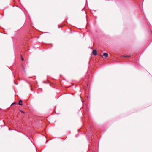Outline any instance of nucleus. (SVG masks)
I'll list each match as a JSON object with an SVG mask.
<instances>
[{
	"instance_id": "nucleus-1",
	"label": "nucleus",
	"mask_w": 152,
	"mask_h": 152,
	"mask_svg": "<svg viewBox=\"0 0 152 152\" xmlns=\"http://www.w3.org/2000/svg\"><path fill=\"white\" fill-rule=\"evenodd\" d=\"M92 53L95 56L97 54V51L96 50H93Z\"/></svg>"
},
{
	"instance_id": "nucleus-2",
	"label": "nucleus",
	"mask_w": 152,
	"mask_h": 152,
	"mask_svg": "<svg viewBox=\"0 0 152 152\" xmlns=\"http://www.w3.org/2000/svg\"><path fill=\"white\" fill-rule=\"evenodd\" d=\"M108 54L107 53H104L103 54V56H105V57H108Z\"/></svg>"
},
{
	"instance_id": "nucleus-3",
	"label": "nucleus",
	"mask_w": 152,
	"mask_h": 152,
	"mask_svg": "<svg viewBox=\"0 0 152 152\" xmlns=\"http://www.w3.org/2000/svg\"><path fill=\"white\" fill-rule=\"evenodd\" d=\"M130 57V56L129 55H122L121 56V57Z\"/></svg>"
},
{
	"instance_id": "nucleus-4",
	"label": "nucleus",
	"mask_w": 152,
	"mask_h": 152,
	"mask_svg": "<svg viewBox=\"0 0 152 152\" xmlns=\"http://www.w3.org/2000/svg\"><path fill=\"white\" fill-rule=\"evenodd\" d=\"M22 101L21 100H20L19 101V105H23V104H22Z\"/></svg>"
},
{
	"instance_id": "nucleus-5",
	"label": "nucleus",
	"mask_w": 152,
	"mask_h": 152,
	"mask_svg": "<svg viewBox=\"0 0 152 152\" xmlns=\"http://www.w3.org/2000/svg\"><path fill=\"white\" fill-rule=\"evenodd\" d=\"M21 59H22V61H23L24 60V59L23 58L22 55H21Z\"/></svg>"
},
{
	"instance_id": "nucleus-6",
	"label": "nucleus",
	"mask_w": 152,
	"mask_h": 152,
	"mask_svg": "<svg viewBox=\"0 0 152 152\" xmlns=\"http://www.w3.org/2000/svg\"><path fill=\"white\" fill-rule=\"evenodd\" d=\"M20 111L22 113H25V112L24 111L20 110Z\"/></svg>"
},
{
	"instance_id": "nucleus-7",
	"label": "nucleus",
	"mask_w": 152,
	"mask_h": 152,
	"mask_svg": "<svg viewBox=\"0 0 152 152\" xmlns=\"http://www.w3.org/2000/svg\"><path fill=\"white\" fill-rule=\"evenodd\" d=\"M23 70L25 72V68L23 67Z\"/></svg>"
},
{
	"instance_id": "nucleus-8",
	"label": "nucleus",
	"mask_w": 152,
	"mask_h": 152,
	"mask_svg": "<svg viewBox=\"0 0 152 152\" xmlns=\"http://www.w3.org/2000/svg\"><path fill=\"white\" fill-rule=\"evenodd\" d=\"M16 104V102H14V103H12V104L11 105H13V104Z\"/></svg>"
}]
</instances>
